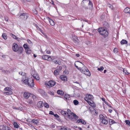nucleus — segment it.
Returning <instances> with one entry per match:
<instances>
[{
    "mask_svg": "<svg viewBox=\"0 0 130 130\" xmlns=\"http://www.w3.org/2000/svg\"><path fill=\"white\" fill-rule=\"evenodd\" d=\"M22 80L26 85H27L30 87L34 86V83L33 79L31 78H28V77L26 75L24 76Z\"/></svg>",
    "mask_w": 130,
    "mask_h": 130,
    "instance_id": "1",
    "label": "nucleus"
},
{
    "mask_svg": "<svg viewBox=\"0 0 130 130\" xmlns=\"http://www.w3.org/2000/svg\"><path fill=\"white\" fill-rule=\"evenodd\" d=\"M100 34L105 37H107L108 35V32L104 28H100L98 30Z\"/></svg>",
    "mask_w": 130,
    "mask_h": 130,
    "instance_id": "2",
    "label": "nucleus"
},
{
    "mask_svg": "<svg viewBox=\"0 0 130 130\" xmlns=\"http://www.w3.org/2000/svg\"><path fill=\"white\" fill-rule=\"evenodd\" d=\"M82 67H83L82 68L80 69V71L81 72L86 75H87L88 76H90V73L89 70L86 67L82 66Z\"/></svg>",
    "mask_w": 130,
    "mask_h": 130,
    "instance_id": "3",
    "label": "nucleus"
},
{
    "mask_svg": "<svg viewBox=\"0 0 130 130\" xmlns=\"http://www.w3.org/2000/svg\"><path fill=\"white\" fill-rule=\"evenodd\" d=\"M93 98V96L92 95L90 94H86V97L84 98V100L87 101L88 103H90V104H89L90 105H91V104L92 103L90 102V101L92 100Z\"/></svg>",
    "mask_w": 130,
    "mask_h": 130,
    "instance_id": "4",
    "label": "nucleus"
},
{
    "mask_svg": "<svg viewBox=\"0 0 130 130\" xmlns=\"http://www.w3.org/2000/svg\"><path fill=\"white\" fill-rule=\"evenodd\" d=\"M45 84L47 87L50 88L54 86L55 84V82L52 80H50L45 82Z\"/></svg>",
    "mask_w": 130,
    "mask_h": 130,
    "instance_id": "5",
    "label": "nucleus"
},
{
    "mask_svg": "<svg viewBox=\"0 0 130 130\" xmlns=\"http://www.w3.org/2000/svg\"><path fill=\"white\" fill-rule=\"evenodd\" d=\"M83 3H84V4H88L90 8H92L93 7L92 3L90 0H83L81 4L83 5Z\"/></svg>",
    "mask_w": 130,
    "mask_h": 130,
    "instance_id": "6",
    "label": "nucleus"
},
{
    "mask_svg": "<svg viewBox=\"0 0 130 130\" xmlns=\"http://www.w3.org/2000/svg\"><path fill=\"white\" fill-rule=\"evenodd\" d=\"M42 58L44 60H47L49 61H51L53 60V57H52L49 55H44L42 56Z\"/></svg>",
    "mask_w": 130,
    "mask_h": 130,
    "instance_id": "7",
    "label": "nucleus"
},
{
    "mask_svg": "<svg viewBox=\"0 0 130 130\" xmlns=\"http://www.w3.org/2000/svg\"><path fill=\"white\" fill-rule=\"evenodd\" d=\"M28 16V14L23 13L21 14L20 16V17L21 19L26 20L27 19Z\"/></svg>",
    "mask_w": 130,
    "mask_h": 130,
    "instance_id": "8",
    "label": "nucleus"
},
{
    "mask_svg": "<svg viewBox=\"0 0 130 130\" xmlns=\"http://www.w3.org/2000/svg\"><path fill=\"white\" fill-rule=\"evenodd\" d=\"M75 66L79 70H80L81 68H78L77 65L80 66H84V64L81 62L78 61H76L74 63Z\"/></svg>",
    "mask_w": 130,
    "mask_h": 130,
    "instance_id": "9",
    "label": "nucleus"
},
{
    "mask_svg": "<svg viewBox=\"0 0 130 130\" xmlns=\"http://www.w3.org/2000/svg\"><path fill=\"white\" fill-rule=\"evenodd\" d=\"M19 47L18 44L15 43H14L12 45V49L15 52H17Z\"/></svg>",
    "mask_w": 130,
    "mask_h": 130,
    "instance_id": "10",
    "label": "nucleus"
},
{
    "mask_svg": "<svg viewBox=\"0 0 130 130\" xmlns=\"http://www.w3.org/2000/svg\"><path fill=\"white\" fill-rule=\"evenodd\" d=\"M0 128L2 130H11L10 128L7 126L3 125L0 126Z\"/></svg>",
    "mask_w": 130,
    "mask_h": 130,
    "instance_id": "11",
    "label": "nucleus"
},
{
    "mask_svg": "<svg viewBox=\"0 0 130 130\" xmlns=\"http://www.w3.org/2000/svg\"><path fill=\"white\" fill-rule=\"evenodd\" d=\"M103 27L105 28H108L109 27V25L108 23L106 22H103Z\"/></svg>",
    "mask_w": 130,
    "mask_h": 130,
    "instance_id": "12",
    "label": "nucleus"
},
{
    "mask_svg": "<svg viewBox=\"0 0 130 130\" xmlns=\"http://www.w3.org/2000/svg\"><path fill=\"white\" fill-rule=\"evenodd\" d=\"M76 122L77 123L81 122L82 124H86V122L82 119H78L77 120Z\"/></svg>",
    "mask_w": 130,
    "mask_h": 130,
    "instance_id": "13",
    "label": "nucleus"
},
{
    "mask_svg": "<svg viewBox=\"0 0 130 130\" xmlns=\"http://www.w3.org/2000/svg\"><path fill=\"white\" fill-rule=\"evenodd\" d=\"M43 106V102L41 101L38 102L37 104V106L39 108H42Z\"/></svg>",
    "mask_w": 130,
    "mask_h": 130,
    "instance_id": "14",
    "label": "nucleus"
},
{
    "mask_svg": "<svg viewBox=\"0 0 130 130\" xmlns=\"http://www.w3.org/2000/svg\"><path fill=\"white\" fill-rule=\"evenodd\" d=\"M64 99L65 100H70V98L69 95L68 94H66L65 95Z\"/></svg>",
    "mask_w": 130,
    "mask_h": 130,
    "instance_id": "15",
    "label": "nucleus"
},
{
    "mask_svg": "<svg viewBox=\"0 0 130 130\" xmlns=\"http://www.w3.org/2000/svg\"><path fill=\"white\" fill-rule=\"evenodd\" d=\"M48 18V20L50 25L52 26H54L55 25V22L54 21L49 18Z\"/></svg>",
    "mask_w": 130,
    "mask_h": 130,
    "instance_id": "16",
    "label": "nucleus"
},
{
    "mask_svg": "<svg viewBox=\"0 0 130 130\" xmlns=\"http://www.w3.org/2000/svg\"><path fill=\"white\" fill-rule=\"evenodd\" d=\"M61 79L63 81H65L67 80V76L64 75H62L60 77Z\"/></svg>",
    "mask_w": 130,
    "mask_h": 130,
    "instance_id": "17",
    "label": "nucleus"
},
{
    "mask_svg": "<svg viewBox=\"0 0 130 130\" xmlns=\"http://www.w3.org/2000/svg\"><path fill=\"white\" fill-rule=\"evenodd\" d=\"M32 76L35 78L36 80H38L39 79V77L38 75L36 74H31Z\"/></svg>",
    "mask_w": 130,
    "mask_h": 130,
    "instance_id": "18",
    "label": "nucleus"
},
{
    "mask_svg": "<svg viewBox=\"0 0 130 130\" xmlns=\"http://www.w3.org/2000/svg\"><path fill=\"white\" fill-rule=\"evenodd\" d=\"M18 49V50L17 52H18L19 54H21L22 53L23 51V48L21 46L19 47Z\"/></svg>",
    "mask_w": 130,
    "mask_h": 130,
    "instance_id": "19",
    "label": "nucleus"
},
{
    "mask_svg": "<svg viewBox=\"0 0 130 130\" xmlns=\"http://www.w3.org/2000/svg\"><path fill=\"white\" fill-rule=\"evenodd\" d=\"M30 96V94L29 93H28L25 92L24 94V97L26 98H28Z\"/></svg>",
    "mask_w": 130,
    "mask_h": 130,
    "instance_id": "20",
    "label": "nucleus"
},
{
    "mask_svg": "<svg viewBox=\"0 0 130 130\" xmlns=\"http://www.w3.org/2000/svg\"><path fill=\"white\" fill-rule=\"evenodd\" d=\"M124 12L126 13H129L130 12V9L128 7H127L124 9Z\"/></svg>",
    "mask_w": 130,
    "mask_h": 130,
    "instance_id": "21",
    "label": "nucleus"
},
{
    "mask_svg": "<svg viewBox=\"0 0 130 130\" xmlns=\"http://www.w3.org/2000/svg\"><path fill=\"white\" fill-rule=\"evenodd\" d=\"M38 120L37 119L35 120L34 119L31 120V123H34L37 125L38 124Z\"/></svg>",
    "mask_w": 130,
    "mask_h": 130,
    "instance_id": "22",
    "label": "nucleus"
},
{
    "mask_svg": "<svg viewBox=\"0 0 130 130\" xmlns=\"http://www.w3.org/2000/svg\"><path fill=\"white\" fill-rule=\"evenodd\" d=\"M102 123L105 124H107L108 123V121L105 118L101 122Z\"/></svg>",
    "mask_w": 130,
    "mask_h": 130,
    "instance_id": "23",
    "label": "nucleus"
},
{
    "mask_svg": "<svg viewBox=\"0 0 130 130\" xmlns=\"http://www.w3.org/2000/svg\"><path fill=\"white\" fill-rule=\"evenodd\" d=\"M59 71L58 69L55 70L54 71V74L55 75H59Z\"/></svg>",
    "mask_w": 130,
    "mask_h": 130,
    "instance_id": "24",
    "label": "nucleus"
},
{
    "mask_svg": "<svg viewBox=\"0 0 130 130\" xmlns=\"http://www.w3.org/2000/svg\"><path fill=\"white\" fill-rule=\"evenodd\" d=\"M100 121L101 122L102 120H103L105 118L104 116L102 115H100L99 116Z\"/></svg>",
    "mask_w": 130,
    "mask_h": 130,
    "instance_id": "25",
    "label": "nucleus"
},
{
    "mask_svg": "<svg viewBox=\"0 0 130 130\" xmlns=\"http://www.w3.org/2000/svg\"><path fill=\"white\" fill-rule=\"evenodd\" d=\"M127 41L126 40H122L121 41V43L122 45L124 44H127Z\"/></svg>",
    "mask_w": 130,
    "mask_h": 130,
    "instance_id": "26",
    "label": "nucleus"
},
{
    "mask_svg": "<svg viewBox=\"0 0 130 130\" xmlns=\"http://www.w3.org/2000/svg\"><path fill=\"white\" fill-rule=\"evenodd\" d=\"M61 113L62 115L65 116H67V112L65 110H62L61 112Z\"/></svg>",
    "mask_w": 130,
    "mask_h": 130,
    "instance_id": "27",
    "label": "nucleus"
},
{
    "mask_svg": "<svg viewBox=\"0 0 130 130\" xmlns=\"http://www.w3.org/2000/svg\"><path fill=\"white\" fill-rule=\"evenodd\" d=\"M57 93L58 94L60 95H62L63 94V92L60 90H58L57 91Z\"/></svg>",
    "mask_w": 130,
    "mask_h": 130,
    "instance_id": "28",
    "label": "nucleus"
},
{
    "mask_svg": "<svg viewBox=\"0 0 130 130\" xmlns=\"http://www.w3.org/2000/svg\"><path fill=\"white\" fill-rule=\"evenodd\" d=\"M10 35L14 39H15L16 40L18 39V38L17 37L15 36L12 33H10Z\"/></svg>",
    "mask_w": 130,
    "mask_h": 130,
    "instance_id": "29",
    "label": "nucleus"
},
{
    "mask_svg": "<svg viewBox=\"0 0 130 130\" xmlns=\"http://www.w3.org/2000/svg\"><path fill=\"white\" fill-rule=\"evenodd\" d=\"M2 37L4 38V39L6 40L7 39V36L5 34H3L2 36Z\"/></svg>",
    "mask_w": 130,
    "mask_h": 130,
    "instance_id": "30",
    "label": "nucleus"
},
{
    "mask_svg": "<svg viewBox=\"0 0 130 130\" xmlns=\"http://www.w3.org/2000/svg\"><path fill=\"white\" fill-rule=\"evenodd\" d=\"M5 93L7 95L11 94H12V92L10 90L5 92Z\"/></svg>",
    "mask_w": 130,
    "mask_h": 130,
    "instance_id": "31",
    "label": "nucleus"
},
{
    "mask_svg": "<svg viewBox=\"0 0 130 130\" xmlns=\"http://www.w3.org/2000/svg\"><path fill=\"white\" fill-rule=\"evenodd\" d=\"M13 125H14V127L15 128H17L19 127L18 125L16 122H14L13 124Z\"/></svg>",
    "mask_w": 130,
    "mask_h": 130,
    "instance_id": "32",
    "label": "nucleus"
},
{
    "mask_svg": "<svg viewBox=\"0 0 130 130\" xmlns=\"http://www.w3.org/2000/svg\"><path fill=\"white\" fill-rule=\"evenodd\" d=\"M109 123L110 125H112L115 123V122L112 119H110L109 120Z\"/></svg>",
    "mask_w": 130,
    "mask_h": 130,
    "instance_id": "33",
    "label": "nucleus"
},
{
    "mask_svg": "<svg viewBox=\"0 0 130 130\" xmlns=\"http://www.w3.org/2000/svg\"><path fill=\"white\" fill-rule=\"evenodd\" d=\"M23 46L25 48V50H28L29 49V48L27 45V44H25L23 45Z\"/></svg>",
    "mask_w": 130,
    "mask_h": 130,
    "instance_id": "34",
    "label": "nucleus"
},
{
    "mask_svg": "<svg viewBox=\"0 0 130 130\" xmlns=\"http://www.w3.org/2000/svg\"><path fill=\"white\" fill-rule=\"evenodd\" d=\"M38 91L41 94H43L45 93L44 91L43 90L41 89H39L38 90Z\"/></svg>",
    "mask_w": 130,
    "mask_h": 130,
    "instance_id": "35",
    "label": "nucleus"
},
{
    "mask_svg": "<svg viewBox=\"0 0 130 130\" xmlns=\"http://www.w3.org/2000/svg\"><path fill=\"white\" fill-rule=\"evenodd\" d=\"M26 52L27 54H29L31 52V51L29 48L28 50H26Z\"/></svg>",
    "mask_w": 130,
    "mask_h": 130,
    "instance_id": "36",
    "label": "nucleus"
},
{
    "mask_svg": "<svg viewBox=\"0 0 130 130\" xmlns=\"http://www.w3.org/2000/svg\"><path fill=\"white\" fill-rule=\"evenodd\" d=\"M70 119L74 121V118H73L72 117V116H71L70 115H68L67 116Z\"/></svg>",
    "mask_w": 130,
    "mask_h": 130,
    "instance_id": "37",
    "label": "nucleus"
},
{
    "mask_svg": "<svg viewBox=\"0 0 130 130\" xmlns=\"http://www.w3.org/2000/svg\"><path fill=\"white\" fill-rule=\"evenodd\" d=\"M104 67L103 66H101L100 67V68H98L97 69V70L98 71H102L104 70Z\"/></svg>",
    "mask_w": 130,
    "mask_h": 130,
    "instance_id": "38",
    "label": "nucleus"
},
{
    "mask_svg": "<svg viewBox=\"0 0 130 130\" xmlns=\"http://www.w3.org/2000/svg\"><path fill=\"white\" fill-rule=\"evenodd\" d=\"M71 112L70 110L68 109L67 110V116L70 114Z\"/></svg>",
    "mask_w": 130,
    "mask_h": 130,
    "instance_id": "39",
    "label": "nucleus"
},
{
    "mask_svg": "<svg viewBox=\"0 0 130 130\" xmlns=\"http://www.w3.org/2000/svg\"><path fill=\"white\" fill-rule=\"evenodd\" d=\"M60 130H67V129L66 127L62 126L60 128Z\"/></svg>",
    "mask_w": 130,
    "mask_h": 130,
    "instance_id": "40",
    "label": "nucleus"
},
{
    "mask_svg": "<svg viewBox=\"0 0 130 130\" xmlns=\"http://www.w3.org/2000/svg\"><path fill=\"white\" fill-rule=\"evenodd\" d=\"M73 118H74V120L77 119L78 118V117L75 114L73 115Z\"/></svg>",
    "mask_w": 130,
    "mask_h": 130,
    "instance_id": "41",
    "label": "nucleus"
},
{
    "mask_svg": "<svg viewBox=\"0 0 130 130\" xmlns=\"http://www.w3.org/2000/svg\"><path fill=\"white\" fill-rule=\"evenodd\" d=\"M73 103L75 105H77L78 103V101L77 100H74L73 101Z\"/></svg>",
    "mask_w": 130,
    "mask_h": 130,
    "instance_id": "42",
    "label": "nucleus"
},
{
    "mask_svg": "<svg viewBox=\"0 0 130 130\" xmlns=\"http://www.w3.org/2000/svg\"><path fill=\"white\" fill-rule=\"evenodd\" d=\"M107 6L111 9H113V6L112 5H111L109 4H107Z\"/></svg>",
    "mask_w": 130,
    "mask_h": 130,
    "instance_id": "43",
    "label": "nucleus"
},
{
    "mask_svg": "<svg viewBox=\"0 0 130 130\" xmlns=\"http://www.w3.org/2000/svg\"><path fill=\"white\" fill-rule=\"evenodd\" d=\"M123 72L124 73H125L126 75H128L129 74L128 72L125 69H123Z\"/></svg>",
    "mask_w": 130,
    "mask_h": 130,
    "instance_id": "44",
    "label": "nucleus"
},
{
    "mask_svg": "<svg viewBox=\"0 0 130 130\" xmlns=\"http://www.w3.org/2000/svg\"><path fill=\"white\" fill-rule=\"evenodd\" d=\"M54 62L56 64H58L59 65L61 63V62H60L59 61H58L56 60L55 61H54Z\"/></svg>",
    "mask_w": 130,
    "mask_h": 130,
    "instance_id": "45",
    "label": "nucleus"
},
{
    "mask_svg": "<svg viewBox=\"0 0 130 130\" xmlns=\"http://www.w3.org/2000/svg\"><path fill=\"white\" fill-rule=\"evenodd\" d=\"M125 123L126 124L128 125H130V122L129 120H126L125 121Z\"/></svg>",
    "mask_w": 130,
    "mask_h": 130,
    "instance_id": "46",
    "label": "nucleus"
},
{
    "mask_svg": "<svg viewBox=\"0 0 130 130\" xmlns=\"http://www.w3.org/2000/svg\"><path fill=\"white\" fill-rule=\"evenodd\" d=\"M48 93L51 95H54V92L53 91H48Z\"/></svg>",
    "mask_w": 130,
    "mask_h": 130,
    "instance_id": "47",
    "label": "nucleus"
},
{
    "mask_svg": "<svg viewBox=\"0 0 130 130\" xmlns=\"http://www.w3.org/2000/svg\"><path fill=\"white\" fill-rule=\"evenodd\" d=\"M44 106L46 108H48L49 107L48 105L46 103H44Z\"/></svg>",
    "mask_w": 130,
    "mask_h": 130,
    "instance_id": "48",
    "label": "nucleus"
},
{
    "mask_svg": "<svg viewBox=\"0 0 130 130\" xmlns=\"http://www.w3.org/2000/svg\"><path fill=\"white\" fill-rule=\"evenodd\" d=\"M113 52L115 53H117L118 52L117 48H115L113 50Z\"/></svg>",
    "mask_w": 130,
    "mask_h": 130,
    "instance_id": "49",
    "label": "nucleus"
},
{
    "mask_svg": "<svg viewBox=\"0 0 130 130\" xmlns=\"http://www.w3.org/2000/svg\"><path fill=\"white\" fill-rule=\"evenodd\" d=\"M10 88L9 87H6L4 89V90L7 91H10Z\"/></svg>",
    "mask_w": 130,
    "mask_h": 130,
    "instance_id": "50",
    "label": "nucleus"
},
{
    "mask_svg": "<svg viewBox=\"0 0 130 130\" xmlns=\"http://www.w3.org/2000/svg\"><path fill=\"white\" fill-rule=\"evenodd\" d=\"M27 41L28 42V43H29L30 45H32V43L30 40L29 39H27Z\"/></svg>",
    "mask_w": 130,
    "mask_h": 130,
    "instance_id": "51",
    "label": "nucleus"
},
{
    "mask_svg": "<svg viewBox=\"0 0 130 130\" xmlns=\"http://www.w3.org/2000/svg\"><path fill=\"white\" fill-rule=\"evenodd\" d=\"M27 121L28 123H30L31 122V120L29 119H27L26 120Z\"/></svg>",
    "mask_w": 130,
    "mask_h": 130,
    "instance_id": "52",
    "label": "nucleus"
},
{
    "mask_svg": "<svg viewBox=\"0 0 130 130\" xmlns=\"http://www.w3.org/2000/svg\"><path fill=\"white\" fill-rule=\"evenodd\" d=\"M54 116L56 118H58L59 117V116L57 114H54Z\"/></svg>",
    "mask_w": 130,
    "mask_h": 130,
    "instance_id": "53",
    "label": "nucleus"
},
{
    "mask_svg": "<svg viewBox=\"0 0 130 130\" xmlns=\"http://www.w3.org/2000/svg\"><path fill=\"white\" fill-rule=\"evenodd\" d=\"M75 39H73V40L74 41V42H75V41H76L77 40L76 36H74Z\"/></svg>",
    "mask_w": 130,
    "mask_h": 130,
    "instance_id": "54",
    "label": "nucleus"
},
{
    "mask_svg": "<svg viewBox=\"0 0 130 130\" xmlns=\"http://www.w3.org/2000/svg\"><path fill=\"white\" fill-rule=\"evenodd\" d=\"M28 103L30 104H32L33 103V101L32 100H29L28 101Z\"/></svg>",
    "mask_w": 130,
    "mask_h": 130,
    "instance_id": "55",
    "label": "nucleus"
},
{
    "mask_svg": "<svg viewBox=\"0 0 130 130\" xmlns=\"http://www.w3.org/2000/svg\"><path fill=\"white\" fill-rule=\"evenodd\" d=\"M13 108L14 109H17L18 110H19L20 109L19 108H17L15 107H13Z\"/></svg>",
    "mask_w": 130,
    "mask_h": 130,
    "instance_id": "56",
    "label": "nucleus"
},
{
    "mask_svg": "<svg viewBox=\"0 0 130 130\" xmlns=\"http://www.w3.org/2000/svg\"><path fill=\"white\" fill-rule=\"evenodd\" d=\"M49 114L50 115H54V113L53 112V111H50Z\"/></svg>",
    "mask_w": 130,
    "mask_h": 130,
    "instance_id": "57",
    "label": "nucleus"
},
{
    "mask_svg": "<svg viewBox=\"0 0 130 130\" xmlns=\"http://www.w3.org/2000/svg\"><path fill=\"white\" fill-rule=\"evenodd\" d=\"M34 13L36 14H38V12L36 10H34Z\"/></svg>",
    "mask_w": 130,
    "mask_h": 130,
    "instance_id": "58",
    "label": "nucleus"
},
{
    "mask_svg": "<svg viewBox=\"0 0 130 130\" xmlns=\"http://www.w3.org/2000/svg\"><path fill=\"white\" fill-rule=\"evenodd\" d=\"M108 111L109 112L111 113L112 111V110L111 109H109L108 110Z\"/></svg>",
    "mask_w": 130,
    "mask_h": 130,
    "instance_id": "59",
    "label": "nucleus"
},
{
    "mask_svg": "<svg viewBox=\"0 0 130 130\" xmlns=\"http://www.w3.org/2000/svg\"><path fill=\"white\" fill-rule=\"evenodd\" d=\"M58 68H59V69H58V70H59V71L60 70H61L62 69V67L61 66H60Z\"/></svg>",
    "mask_w": 130,
    "mask_h": 130,
    "instance_id": "60",
    "label": "nucleus"
},
{
    "mask_svg": "<svg viewBox=\"0 0 130 130\" xmlns=\"http://www.w3.org/2000/svg\"><path fill=\"white\" fill-rule=\"evenodd\" d=\"M19 74L22 75V74H23V72H19Z\"/></svg>",
    "mask_w": 130,
    "mask_h": 130,
    "instance_id": "61",
    "label": "nucleus"
},
{
    "mask_svg": "<svg viewBox=\"0 0 130 130\" xmlns=\"http://www.w3.org/2000/svg\"><path fill=\"white\" fill-rule=\"evenodd\" d=\"M5 72L6 73H9L10 72L9 71H5Z\"/></svg>",
    "mask_w": 130,
    "mask_h": 130,
    "instance_id": "62",
    "label": "nucleus"
},
{
    "mask_svg": "<svg viewBox=\"0 0 130 130\" xmlns=\"http://www.w3.org/2000/svg\"><path fill=\"white\" fill-rule=\"evenodd\" d=\"M46 53L47 54H50V51H47L46 52Z\"/></svg>",
    "mask_w": 130,
    "mask_h": 130,
    "instance_id": "63",
    "label": "nucleus"
},
{
    "mask_svg": "<svg viewBox=\"0 0 130 130\" xmlns=\"http://www.w3.org/2000/svg\"><path fill=\"white\" fill-rule=\"evenodd\" d=\"M75 55L77 57H79L80 56V55L78 54H76Z\"/></svg>",
    "mask_w": 130,
    "mask_h": 130,
    "instance_id": "64",
    "label": "nucleus"
}]
</instances>
